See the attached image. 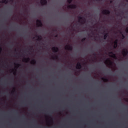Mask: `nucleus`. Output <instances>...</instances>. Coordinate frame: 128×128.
<instances>
[{
    "label": "nucleus",
    "instance_id": "10",
    "mask_svg": "<svg viewBox=\"0 0 128 128\" xmlns=\"http://www.w3.org/2000/svg\"><path fill=\"white\" fill-rule=\"evenodd\" d=\"M30 58H24V62H30Z\"/></svg>",
    "mask_w": 128,
    "mask_h": 128
},
{
    "label": "nucleus",
    "instance_id": "25",
    "mask_svg": "<svg viewBox=\"0 0 128 128\" xmlns=\"http://www.w3.org/2000/svg\"><path fill=\"white\" fill-rule=\"evenodd\" d=\"M113 47H114V48H118V46L117 45H114Z\"/></svg>",
    "mask_w": 128,
    "mask_h": 128
},
{
    "label": "nucleus",
    "instance_id": "20",
    "mask_svg": "<svg viewBox=\"0 0 128 128\" xmlns=\"http://www.w3.org/2000/svg\"><path fill=\"white\" fill-rule=\"evenodd\" d=\"M72 0H68V4H72Z\"/></svg>",
    "mask_w": 128,
    "mask_h": 128
},
{
    "label": "nucleus",
    "instance_id": "5",
    "mask_svg": "<svg viewBox=\"0 0 128 128\" xmlns=\"http://www.w3.org/2000/svg\"><path fill=\"white\" fill-rule=\"evenodd\" d=\"M68 8H74V10H76V8H77V6L76 4H70V5H69L68 6Z\"/></svg>",
    "mask_w": 128,
    "mask_h": 128
},
{
    "label": "nucleus",
    "instance_id": "8",
    "mask_svg": "<svg viewBox=\"0 0 128 128\" xmlns=\"http://www.w3.org/2000/svg\"><path fill=\"white\" fill-rule=\"evenodd\" d=\"M78 22H81V24H83L84 22H82L80 20H84V18L80 16H78Z\"/></svg>",
    "mask_w": 128,
    "mask_h": 128
},
{
    "label": "nucleus",
    "instance_id": "33",
    "mask_svg": "<svg viewBox=\"0 0 128 128\" xmlns=\"http://www.w3.org/2000/svg\"><path fill=\"white\" fill-rule=\"evenodd\" d=\"M55 38H58V35L55 36Z\"/></svg>",
    "mask_w": 128,
    "mask_h": 128
},
{
    "label": "nucleus",
    "instance_id": "36",
    "mask_svg": "<svg viewBox=\"0 0 128 128\" xmlns=\"http://www.w3.org/2000/svg\"><path fill=\"white\" fill-rule=\"evenodd\" d=\"M15 52H16V49L15 48Z\"/></svg>",
    "mask_w": 128,
    "mask_h": 128
},
{
    "label": "nucleus",
    "instance_id": "26",
    "mask_svg": "<svg viewBox=\"0 0 128 128\" xmlns=\"http://www.w3.org/2000/svg\"><path fill=\"white\" fill-rule=\"evenodd\" d=\"M8 63H7L6 65L5 66V68H8Z\"/></svg>",
    "mask_w": 128,
    "mask_h": 128
},
{
    "label": "nucleus",
    "instance_id": "22",
    "mask_svg": "<svg viewBox=\"0 0 128 128\" xmlns=\"http://www.w3.org/2000/svg\"><path fill=\"white\" fill-rule=\"evenodd\" d=\"M14 92H16V88H14V91L12 92V94H14Z\"/></svg>",
    "mask_w": 128,
    "mask_h": 128
},
{
    "label": "nucleus",
    "instance_id": "39",
    "mask_svg": "<svg viewBox=\"0 0 128 128\" xmlns=\"http://www.w3.org/2000/svg\"><path fill=\"white\" fill-rule=\"evenodd\" d=\"M1 62H2V55H1Z\"/></svg>",
    "mask_w": 128,
    "mask_h": 128
},
{
    "label": "nucleus",
    "instance_id": "34",
    "mask_svg": "<svg viewBox=\"0 0 128 128\" xmlns=\"http://www.w3.org/2000/svg\"><path fill=\"white\" fill-rule=\"evenodd\" d=\"M110 2L112 4V0L110 1Z\"/></svg>",
    "mask_w": 128,
    "mask_h": 128
},
{
    "label": "nucleus",
    "instance_id": "7",
    "mask_svg": "<svg viewBox=\"0 0 128 128\" xmlns=\"http://www.w3.org/2000/svg\"><path fill=\"white\" fill-rule=\"evenodd\" d=\"M40 4L42 6H46L48 4V1L46 0H41Z\"/></svg>",
    "mask_w": 128,
    "mask_h": 128
},
{
    "label": "nucleus",
    "instance_id": "4",
    "mask_svg": "<svg viewBox=\"0 0 128 128\" xmlns=\"http://www.w3.org/2000/svg\"><path fill=\"white\" fill-rule=\"evenodd\" d=\"M102 14H110V11L109 10H104L102 12Z\"/></svg>",
    "mask_w": 128,
    "mask_h": 128
},
{
    "label": "nucleus",
    "instance_id": "30",
    "mask_svg": "<svg viewBox=\"0 0 128 128\" xmlns=\"http://www.w3.org/2000/svg\"><path fill=\"white\" fill-rule=\"evenodd\" d=\"M114 56V58H116V54H113Z\"/></svg>",
    "mask_w": 128,
    "mask_h": 128
},
{
    "label": "nucleus",
    "instance_id": "6",
    "mask_svg": "<svg viewBox=\"0 0 128 128\" xmlns=\"http://www.w3.org/2000/svg\"><path fill=\"white\" fill-rule=\"evenodd\" d=\"M52 50L53 52H58L59 50L58 48L56 46L52 48Z\"/></svg>",
    "mask_w": 128,
    "mask_h": 128
},
{
    "label": "nucleus",
    "instance_id": "21",
    "mask_svg": "<svg viewBox=\"0 0 128 128\" xmlns=\"http://www.w3.org/2000/svg\"><path fill=\"white\" fill-rule=\"evenodd\" d=\"M86 38H83L82 40V42H86Z\"/></svg>",
    "mask_w": 128,
    "mask_h": 128
},
{
    "label": "nucleus",
    "instance_id": "23",
    "mask_svg": "<svg viewBox=\"0 0 128 128\" xmlns=\"http://www.w3.org/2000/svg\"><path fill=\"white\" fill-rule=\"evenodd\" d=\"M1 40H2V38H1ZM2 41H1V44H0V52H2Z\"/></svg>",
    "mask_w": 128,
    "mask_h": 128
},
{
    "label": "nucleus",
    "instance_id": "2",
    "mask_svg": "<svg viewBox=\"0 0 128 128\" xmlns=\"http://www.w3.org/2000/svg\"><path fill=\"white\" fill-rule=\"evenodd\" d=\"M36 24L38 26H40L42 28V26H43L42 22V20H36Z\"/></svg>",
    "mask_w": 128,
    "mask_h": 128
},
{
    "label": "nucleus",
    "instance_id": "13",
    "mask_svg": "<svg viewBox=\"0 0 128 128\" xmlns=\"http://www.w3.org/2000/svg\"><path fill=\"white\" fill-rule=\"evenodd\" d=\"M108 62H110V65L112 64V61H110V60H106L105 64H108Z\"/></svg>",
    "mask_w": 128,
    "mask_h": 128
},
{
    "label": "nucleus",
    "instance_id": "15",
    "mask_svg": "<svg viewBox=\"0 0 128 128\" xmlns=\"http://www.w3.org/2000/svg\"><path fill=\"white\" fill-rule=\"evenodd\" d=\"M102 80L104 82H108V80L106 78H102Z\"/></svg>",
    "mask_w": 128,
    "mask_h": 128
},
{
    "label": "nucleus",
    "instance_id": "17",
    "mask_svg": "<svg viewBox=\"0 0 128 128\" xmlns=\"http://www.w3.org/2000/svg\"><path fill=\"white\" fill-rule=\"evenodd\" d=\"M15 66H17V68H20V66H22V64H16L14 63V64Z\"/></svg>",
    "mask_w": 128,
    "mask_h": 128
},
{
    "label": "nucleus",
    "instance_id": "38",
    "mask_svg": "<svg viewBox=\"0 0 128 128\" xmlns=\"http://www.w3.org/2000/svg\"><path fill=\"white\" fill-rule=\"evenodd\" d=\"M2 98H1V99H0V101L2 102Z\"/></svg>",
    "mask_w": 128,
    "mask_h": 128
},
{
    "label": "nucleus",
    "instance_id": "24",
    "mask_svg": "<svg viewBox=\"0 0 128 128\" xmlns=\"http://www.w3.org/2000/svg\"><path fill=\"white\" fill-rule=\"evenodd\" d=\"M126 34H128V26H127L126 28Z\"/></svg>",
    "mask_w": 128,
    "mask_h": 128
},
{
    "label": "nucleus",
    "instance_id": "14",
    "mask_svg": "<svg viewBox=\"0 0 128 128\" xmlns=\"http://www.w3.org/2000/svg\"><path fill=\"white\" fill-rule=\"evenodd\" d=\"M120 34H122V40H124V38H126V36L124 34H122V32H120Z\"/></svg>",
    "mask_w": 128,
    "mask_h": 128
},
{
    "label": "nucleus",
    "instance_id": "27",
    "mask_svg": "<svg viewBox=\"0 0 128 128\" xmlns=\"http://www.w3.org/2000/svg\"><path fill=\"white\" fill-rule=\"evenodd\" d=\"M93 56H96V52H93Z\"/></svg>",
    "mask_w": 128,
    "mask_h": 128
},
{
    "label": "nucleus",
    "instance_id": "16",
    "mask_svg": "<svg viewBox=\"0 0 128 128\" xmlns=\"http://www.w3.org/2000/svg\"><path fill=\"white\" fill-rule=\"evenodd\" d=\"M36 60H33L31 64H36Z\"/></svg>",
    "mask_w": 128,
    "mask_h": 128
},
{
    "label": "nucleus",
    "instance_id": "19",
    "mask_svg": "<svg viewBox=\"0 0 128 128\" xmlns=\"http://www.w3.org/2000/svg\"><path fill=\"white\" fill-rule=\"evenodd\" d=\"M36 36L38 38V40H42V36Z\"/></svg>",
    "mask_w": 128,
    "mask_h": 128
},
{
    "label": "nucleus",
    "instance_id": "9",
    "mask_svg": "<svg viewBox=\"0 0 128 128\" xmlns=\"http://www.w3.org/2000/svg\"><path fill=\"white\" fill-rule=\"evenodd\" d=\"M76 68H78V70H80L82 68V64L80 62H78L76 64Z\"/></svg>",
    "mask_w": 128,
    "mask_h": 128
},
{
    "label": "nucleus",
    "instance_id": "18",
    "mask_svg": "<svg viewBox=\"0 0 128 128\" xmlns=\"http://www.w3.org/2000/svg\"><path fill=\"white\" fill-rule=\"evenodd\" d=\"M3 2H4V4H8V0H3Z\"/></svg>",
    "mask_w": 128,
    "mask_h": 128
},
{
    "label": "nucleus",
    "instance_id": "12",
    "mask_svg": "<svg viewBox=\"0 0 128 128\" xmlns=\"http://www.w3.org/2000/svg\"><path fill=\"white\" fill-rule=\"evenodd\" d=\"M118 39H116L114 41V45L115 46H118Z\"/></svg>",
    "mask_w": 128,
    "mask_h": 128
},
{
    "label": "nucleus",
    "instance_id": "37",
    "mask_svg": "<svg viewBox=\"0 0 128 128\" xmlns=\"http://www.w3.org/2000/svg\"><path fill=\"white\" fill-rule=\"evenodd\" d=\"M16 74V72H14V74Z\"/></svg>",
    "mask_w": 128,
    "mask_h": 128
},
{
    "label": "nucleus",
    "instance_id": "35",
    "mask_svg": "<svg viewBox=\"0 0 128 128\" xmlns=\"http://www.w3.org/2000/svg\"><path fill=\"white\" fill-rule=\"evenodd\" d=\"M97 0V2H100V0Z\"/></svg>",
    "mask_w": 128,
    "mask_h": 128
},
{
    "label": "nucleus",
    "instance_id": "1",
    "mask_svg": "<svg viewBox=\"0 0 128 128\" xmlns=\"http://www.w3.org/2000/svg\"><path fill=\"white\" fill-rule=\"evenodd\" d=\"M122 54L124 58H126L128 54V49L124 48L122 50Z\"/></svg>",
    "mask_w": 128,
    "mask_h": 128
},
{
    "label": "nucleus",
    "instance_id": "40",
    "mask_svg": "<svg viewBox=\"0 0 128 128\" xmlns=\"http://www.w3.org/2000/svg\"><path fill=\"white\" fill-rule=\"evenodd\" d=\"M92 34H93V33H94V32H92Z\"/></svg>",
    "mask_w": 128,
    "mask_h": 128
},
{
    "label": "nucleus",
    "instance_id": "28",
    "mask_svg": "<svg viewBox=\"0 0 128 128\" xmlns=\"http://www.w3.org/2000/svg\"><path fill=\"white\" fill-rule=\"evenodd\" d=\"M54 58L55 60H58V56H56L55 58Z\"/></svg>",
    "mask_w": 128,
    "mask_h": 128
},
{
    "label": "nucleus",
    "instance_id": "11",
    "mask_svg": "<svg viewBox=\"0 0 128 128\" xmlns=\"http://www.w3.org/2000/svg\"><path fill=\"white\" fill-rule=\"evenodd\" d=\"M108 33H106L104 35V40H106V38H108Z\"/></svg>",
    "mask_w": 128,
    "mask_h": 128
},
{
    "label": "nucleus",
    "instance_id": "32",
    "mask_svg": "<svg viewBox=\"0 0 128 128\" xmlns=\"http://www.w3.org/2000/svg\"><path fill=\"white\" fill-rule=\"evenodd\" d=\"M125 106L126 108L128 109V106Z\"/></svg>",
    "mask_w": 128,
    "mask_h": 128
},
{
    "label": "nucleus",
    "instance_id": "3",
    "mask_svg": "<svg viewBox=\"0 0 128 128\" xmlns=\"http://www.w3.org/2000/svg\"><path fill=\"white\" fill-rule=\"evenodd\" d=\"M65 50L72 52V46L70 45H66L65 46Z\"/></svg>",
    "mask_w": 128,
    "mask_h": 128
},
{
    "label": "nucleus",
    "instance_id": "31",
    "mask_svg": "<svg viewBox=\"0 0 128 128\" xmlns=\"http://www.w3.org/2000/svg\"><path fill=\"white\" fill-rule=\"evenodd\" d=\"M11 2H14V0H10V1Z\"/></svg>",
    "mask_w": 128,
    "mask_h": 128
},
{
    "label": "nucleus",
    "instance_id": "29",
    "mask_svg": "<svg viewBox=\"0 0 128 128\" xmlns=\"http://www.w3.org/2000/svg\"><path fill=\"white\" fill-rule=\"evenodd\" d=\"M110 54H114V52H110Z\"/></svg>",
    "mask_w": 128,
    "mask_h": 128
}]
</instances>
